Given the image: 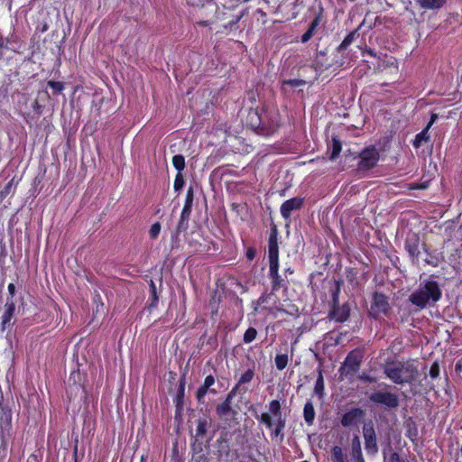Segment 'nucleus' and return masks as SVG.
Listing matches in <instances>:
<instances>
[{
    "label": "nucleus",
    "mask_w": 462,
    "mask_h": 462,
    "mask_svg": "<svg viewBox=\"0 0 462 462\" xmlns=\"http://www.w3.org/2000/svg\"><path fill=\"white\" fill-rule=\"evenodd\" d=\"M245 125L257 134L272 136L278 132L282 125L279 109L274 106H262L249 108Z\"/></svg>",
    "instance_id": "obj_1"
},
{
    "label": "nucleus",
    "mask_w": 462,
    "mask_h": 462,
    "mask_svg": "<svg viewBox=\"0 0 462 462\" xmlns=\"http://www.w3.org/2000/svg\"><path fill=\"white\" fill-rule=\"evenodd\" d=\"M382 368L384 375L399 385L411 384L419 375V371L411 361L387 359Z\"/></svg>",
    "instance_id": "obj_2"
},
{
    "label": "nucleus",
    "mask_w": 462,
    "mask_h": 462,
    "mask_svg": "<svg viewBox=\"0 0 462 462\" xmlns=\"http://www.w3.org/2000/svg\"><path fill=\"white\" fill-rule=\"evenodd\" d=\"M441 296L442 291L438 282L425 280L410 294L409 301L420 310L428 305L437 303L441 299Z\"/></svg>",
    "instance_id": "obj_3"
},
{
    "label": "nucleus",
    "mask_w": 462,
    "mask_h": 462,
    "mask_svg": "<svg viewBox=\"0 0 462 462\" xmlns=\"http://www.w3.org/2000/svg\"><path fill=\"white\" fill-rule=\"evenodd\" d=\"M268 412H263L256 419L263 423L266 429L273 430L272 438L283 439V430L286 427V417L282 415V404L279 400H272L268 404Z\"/></svg>",
    "instance_id": "obj_4"
},
{
    "label": "nucleus",
    "mask_w": 462,
    "mask_h": 462,
    "mask_svg": "<svg viewBox=\"0 0 462 462\" xmlns=\"http://www.w3.org/2000/svg\"><path fill=\"white\" fill-rule=\"evenodd\" d=\"M351 57H342L335 50L331 56L328 55V50L318 51L312 63V67L319 74L333 68L334 70L344 67L349 66L351 63Z\"/></svg>",
    "instance_id": "obj_5"
},
{
    "label": "nucleus",
    "mask_w": 462,
    "mask_h": 462,
    "mask_svg": "<svg viewBox=\"0 0 462 462\" xmlns=\"http://www.w3.org/2000/svg\"><path fill=\"white\" fill-rule=\"evenodd\" d=\"M363 354L359 349L350 351L342 365L339 368V373L342 377L353 375L359 371Z\"/></svg>",
    "instance_id": "obj_6"
},
{
    "label": "nucleus",
    "mask_w": 462,
    "mask_h": 462,
    "mask_svg": "<svg viewBox=\"0 0 462 462\" xmlns=\"http://www.w3.org/2000/svg\"><path fill=\"white\" fill-rule=\"evenodd\" d=\"M236 393L230 390L226 395L224 401L216 407V414L222 420H236L238 412L232 408V401Z\"/></svg>",
    "instance_id": "obj_7"
},
{
    "label": "nucleus",
    "mask_w": 462,
    "mask_h": 462,
    "mask_svg": "<svg viewBox=\"0 0 462 462\" xmlns=\"http://www.w3.org/2000/svg\"><path fill=\"white\" fill-rule=\"evenodd\" d=\"M279 230L274 223L270 226V233L268 237V262L279 263Z\"/></svg>",
    "instance_id": "obj_8"
},
{
    "label": "nucleus",
    "mask_w": 462,
    "mask_h": 462,
    "mask_svg": "<svg viewBox=\"0 0 462 462\" xmlns=\"http://www.w3.org/2000/svg\"><path fill=\"white\" fill-rule=\"evenodd\" d=\"M280 263H269L268 276L271 280L272 291H278L280 289L287 290L288 282L279 273Z\"/></svg>",
    "instance_id": "obj_9"
},
{
    "label": "nucleus",
    "mask_w": 462,
    "mask_h": 462,
    "mask_svg": "<svg viewBox=\"0 0 462 462\" xmlns=\"http://www.w3.org/2000/svg\"><path fill=\"white\" fill-rule=\"evenodd\" d=\"M86 376L82 374L79 370L73 371L69 378V391L72 393L75 392L76 394H79L80 397L87 396V389L85 386Z\"/></svg>",
    "instance_id": "obj_10"
},
{
    "label": "nucleus",
    "mask_w": 462,
    "mask_h": 462,
    "mask_svg": "<svg viewBox=\"0 0 462 462\" xmlns=\"http://www.w3.org/2000/svg\"><path fill=\"white\" fill-rule=\"evenodd\" d=\"M381 404L388 411L396 410L400 405L397 394L391 392L377 390V405Z\"/></svg>",
    "instance_id": "obj_11"
},
{
    "label": "nucleus",
    "mask_w": 462,
    "mask_h": 462,
    "mask_svg": "<svg viewBox=\"0 0 462 462\" xmlns=\"http://www.w3.org/2000/svg\"><path fill=\"white\" fill-rule=\"evenodd\" d=\"M254 376L255 368L254 365H253L252 367L248 368L240 375V377L237 380V383L233 386L231 390L238 394H245L249 390L248 387L245 386V384L251 383Z\"/></svg>",
    "instance_id": "obj_12"
},
{
    "label": "nucleus",
    "mask_w": 462,
    "mask_h": 462,
    "mask_svg": "<svg viewBox=\"0 0 462 462\" xmlns=\"http://www.w3.org/2000/svg\"><path fill=\"white\" fill-rule=\"evenodd\" d=\"M350 306L347 302L340 305L330 306V310L328 311V317L331 320H334L337 323H343L346 321L350 317Z\"/></svg>",
    "instance_id": "obj_13"
},
{
    "label": "nucleus",
    "mask_w": 462,
    "mask_h": 462,
    "mask_svg": "<svg viewBox=\"0 0 462 462\" xmlns=\"http://www.w3.org/2000/svg\"><path fill=\"white\" fill-rule=\"evenodd\" d=\"M304 203V199L300 197H294L290 199L285 200L280 208V212L282 217L288 220L291 218V216L293 211L299 210L302 208Z\"/></svg>",
    "instance_id": "obj_14"
},
{
    "label": "nucleus",
    "mask_w": 462,
    "mask_h": 462,
    "mask_svg": "<svg viewBox=\"0 0 462 462\" xmlns=\"http://www.w3.org/2000/svg\"><path fill=\"white\" fill-rule=\"evenodd\" d=\"M15 303L12 298H6L5 304L4 306V311L1 316V328L2 330H5L12 325V319L14 317Z\"/></svg>",
    "instance_id": "obj_15"
},
{
    "label": "nucleus",
    "mask_w": 462,
    "mask_h": 462,
    "mask_svg": "<svg viewBox=\"0 0 462 462\" xmlns=\"http://www.w3.org/2000/svg\"><path fill=\"white\" fill-rule=\"evenodd\" d=\"M185 385H186V379H185V374H183L179 380L177 393L173 398V403L175 406V415L176 416L177 415L180 416L183 411Z\"/></svg>",
    "instance_id": "obj_16"
},
{
    "label": "nucleus",
    "mask_w": 462,
    "mask_h": 462,
    "mask_svg": "<svg viewBox=\"0 0 462 462\" xmlns=\"http://www.w3.org/2000/svg\"><path fill=\"white\" fill-rule=\"evenodd\" d=\"M365 415V411L361 408H353L343 414L341 424L343 427H350L356 424Z\"/></svg>",
    "instance_id": "obj_17"
},
{
    "label": "nucleus",
    "mask_w": 462,
    "mask_h": 462,
    "mask_svg": "<svg viewBox=\"0 0 462 462\" xmlns=\"http://www.w3.org/2000/svg\"><path fill=\"white\" fill-rule=\"evenodd\" d=\"M323 8L321 5L319 7V13L310 23L308 30L301 35L300 42L302 43L308 42L315 34L318 26L322 19Z\"/></svg>",
    "instance_id": "obj_18"
},
{
    "label": "nucleus",
    "mask_w": 462,
    "mask_h": 462,
    "mask_svg": "<svg viewBox=\"0 0 462 462\" xmlns=\"http://www.w3.org/2000/svg\"><path fill=\"white\" fill-rule=\"evenodd\" d=\"M420 237L417 234H411L405 241V248L409 254L413 258H418L420 254Z\"/></svg>",
    "instance_id": "obj_19"
},
{
    "label": "nucleus",
    "mask_w": 462,
    "mask_h": 462,
    "mask_svg": "<svg viewBox=\"0 0 462 462\" xmlns=\"http://www.w3.org/2000/svg\"><path fill=\"white\" fill-rule=\"evenodd\" d=\"M359 36L357 31L350 32L342 41V42L335 49L337 52L342 57H350L347 49L349 45L355 41L356 37Z\"/></svg>",
    "instance_id": "obj_20"
},
{
    "label": "nucleus",
    "mask_w": 462,
    "mask_h": 462,
    "mask_svg": "<svg viewBox=\"0 0 462 462\" xmlns=\"http://www.w3.org/2000/svg\"><path fill=\"white\" fill-rule=\"evenodd\" d=\"M13 413L8 406L0 404V428L8 430L12 426Z\"/></svg>",
    "instance_id": "obj_21"
},
{
    "label": "nucleus",
    "mask_w": 462,
    "mask_h": 462,
    "mask_svg": "<svg viewBox=\"0 0 462 462\" xmlns=\"http://www.w3.org/2000/svg\"><path fill=\"white\" fill-rule=\"evenodd\" d=\"M317 372L318 376L314 386V393L318 395L319 399L322 400L325 396V383L321 365L317 368Z\"/></svg>",
    "instance_id": "obj_22"
},
{
    "label": "nucleus",
    "mask_w": 462,
    "mask_h": 462,
    "mask_svg": "<svg viewBox=\"0 0 462 462\" xmlns=\"http://www.w3.org/2000/svg\"><path fill=\"white\" fill-rule=\"evenodd\" d=\"M364 437L365 439V445L367 450L375 448V431L373 425L365 424L364 426Z\"/></svg>",
    "instance_id": "obj_23"
},
{
    "label": "nucleus",
    "mask_w": 462,
    "mask_h": 462,
    "mask_svg": "<svg viewBox=\"0 0 462 462\" xmlns=\"http://www.w3.org/2000/svg\"><path fill=\"white\" fill-rule=\"evenodd\" d=\"M392 307L389 303V298L385 295L377 293V312H382L385 316H389Z\"/></svg>",
    "instance_id": "obj_24"
},
{
    "label": "nucleus",
    "mask_w": 462,
    "mask_h": 462,
    "mask_svg": "<svg viewBox=\"0 0 462 462\" xmlns=\"http://www.w3.org/2000/svg\"><path fill=\"white\" fill-rule=\"evenodd\" d=\"M217 393V392L215 388H211L203 382V383L197 389L195 397L199 403H204L205 397L208 393L216 394Z\"/></svg>",
    "instance_id": "obj_25"
},
{
    "label": "nucleus",
    "mask_w": 462,
    "mask_h": 462,
    "mask_svg": "<svg viewBox=\"0 0 462 462\" xmlns=\"http://www.w3.org/2000/svg\"><path fill=\"white\" fill-rule=\"evenodd\" d=\"M189 221V219L180 217L177 226L171 234L172 242H178L180 234L188 230Z\"/></svg>",
    "instance_id": "obj_26"
},
{
    "label": "nucleus",
    "mask_w": 462,
    "mask_h": 462,
    "mask_svg": "<svg viewBox=\"0 0 462 462\" xmlns=\"http://www.w3.org/2000/svg\"><path fill=\"white\" fill-rule=\"evenodd\" d=\"M315 409L311 402H307L303 408V417L308 425H312L315 420Z\"/></svg>",
    "instance_id": "obj_27"
},
{
    "label": "nucleus",
    "mask_w": 462,
    "mask_h": 462,
    "mask_svg": "<svg viewBox=\"0 0 462 462\" xmlns=\"http://www.w3.org/2000/svg\"><path fill=\"white\" fill-rule=\"evenodd\" d=\"M331 148H332V151H331L329 159L331 161H334L336 158L338 157V155L340 154V152L342 151V142H341L340 138L337 135H333L332 136V146H331Z\"/></svg>",
    "instance_id": "obj_28"
},
{
    "label": "nucleus",
    "mask_w": 462,
    "mask_h": 462,
    "mask_svg": "<svg viewBox=\"0 0 462 462\" xmlns=\"http://www.w3.org/2000/svg\"><path fill=\"white\" fill-rule=\"evenodd\" d=\"M352 457L356 462H365L362 455L361 445L358 437H355L352 442Z\"/></svg>",
    "instance_id": "obj_29"
},
{
    "label": "nucleus",
    "mask_w": 462,
    "mask_h": 462,
    "mask_svg": "<svg viewBox=\"0 0 462 462\" xmlns=\"http://www.w3.org/2000/svg\"><path fill=\"white\" fill-rule=\"evenodd\" d=\"M150 291H151V297H150V302L147 306V309L149 310H152V309L157 307V304L159 301V296L157 294L156 285H155L154 282L152 280L150 282Z\"/></svg>",
    "instance_id": "obj_30"
},
{
    "label": "nucleus",
    "mask_w": 462,
    "mask_h": 462,
    "mask_svg": "<svg viewBox=\"0 0 462 462\" xmlns=\"http://www.w3.org/2000/svg\"><path fill=\"white\" fill-rule=\"evenodd\" d=\"M416 1L420 5V7L427 8V9L440 8L445 3V0H416Z\"/></svg>",
    "instance_id": "obj_31"
},
{
    "label": "nucleus",
    "mask_w": 462,
    "mask_h": 462,
    "mask_svg": "<svg viewBox=\"0 0 462 462\" xmlns=\"http://www.w3.org/2000/svg\"><path fill=\"white\" fill-rule=\"evenodd\" d=\"M383 462H404L401 459L399 454L394 452L393 448L389 446L387 448L383 449Z\"/></svg>",
    "instance_id": "obj_32"
},
{
    "label": "nucleus",
    "mask_w": 462,
    "mask_h": 462,
    "mask_svg": "<svg viewBox=\"0 0 462 462\" xmlns=\"http://www.w3.org/2000/svg\"><path fill=\"white\" fill-rule=\"evenodd\" d=\"M332 462H346V456L343 453V449L339 446H334L331 448Z\"/></svg>",
    "instance_id": "obj_33"
},
{
    "label": "nucleus",
    "mask_w": 462,
    "mask_h": 462,
    "mask_svg": "<svg viewBox=\"0 0 462 462\" xmlns=\"http://www.w3.org/2000/svg\"><path fill=\"white\" fill-rule=\"evenodd\" d=\"M289 362V356L287 353L277 354L274 358L275 366L279 371L285 369Z\"/></svg>",
    "instance_id": "obj_34"
},
{
    "label": "nucleus",
    "mask_w": 462,
    "mask_h": 462,
    "mask_svg": "<svg viewBox=\"0 0 462 462\" xmlns=\"http://www.w3.org/2000/svg\"><path fill=\"white\" fill-rule=\"evenodd\" d=\"M208 420L207 418H200L198 420L197 428H196V435L197 437H204L208 432Z\"/></svg>",
    "instance_id": "obj_35"
},
{
    "label": "nucleus",
    "mask_w": 462,
    "mask_h": 462,
    "mask_svg": "<svg viewBox=\"0 0 462 462\" xmlns=\"http://www.w3.org/2000/svg\"><path fill=\"white\" fill-rule=\"evenodd\" d=\"M429 129L430 128H427L426 126L420 133H419L415 136V139L413 141L414 147L419 148L420 146H421L423 142H428L430 140V135L428 134Z\"/></svg>",
    "instance_id": "obj_36"
},
{
    "label": "nucleus",
    "mask_w": 462,
    "mask_h": 462,
    "mask_svg": "<svg viewBox=\"0 0 462 462\" xmlns=\"http://www.w3.org/2000/svg\"><path fill=\"white\" fill-rule=\"evenodd\" d=\"M257 334H258L257 330L254 328H253V327L248 328L243 336L244 343L245 344L252 343L256 338Z\"/></svg>",
    "instance_id": "obj_37"
},
{
    "label": "nucleus",
    "mask_w": 462,
    "mask_h": 462,
    "mask_svg": "<svg viewBox=\"0 0 462 462\" xmlns=\"http://www.w3.org/2000/svg\"><path fill=\"white\" fill-rule=\"evenodd\" d=\"M172 164L178 172H181L185 168V158L182 154H176L172 157Z\"/></svg>",
    "instance_id": "obj_38"
},
{
    "label": "nucleus",
    "mask_w": 462,
    "mask_h": 462,
    "mask_svg": "<svg viewBox=\"0 0 462 462\" xmlns=\"http://www.w3.org/2000/svg\"><path fill=\"white\" fill-rule=\"evenodd\" d=\"M375 166V157L371 159H360L358 162V170L367 171Z\"/></svg>",
    "instance_id": "obj_39"
},
{
    "label": "nucleus",
    "mask_w": 462,
    "mask_h": 462,
    "mask_svg": "<svg viewBox=\"0 0 462 462\" xmlns=\"http://www.w3.org/2000/svg\"><path fill=\"white\" fill-rule=\"evenodd\" d=\"M47 85L52 89L53 94H60L65 88V85L61 81L49 80Z\"/></svg>",
    "instance_id": "obj_40"
},
{
    "label": "nucleus",
    "mask_w": 462,
    "mask_h": 462,
    "mask_svg": "<svg viewBox=\"0 0 462 462\" xmlns=\"http://www.w3.org/2000/svg\"><path fill=\"white\" fill-rule=\"evenodd\" d=\"M374 157H375V146L374 145H370L369 147L364 149L359 154L360 159H371Z\"/></svg>",
    "instance_id": "obj_41"
},
{
    "label": "nucleus",
    "mask_w": 462,
    "mask_h": 462,
    "mask_svg": "<svg viewBox=\"0 0 462 462\" xmlns=\"http://www.w3.org/2000/svg\"><path fill=\"white\" fill-rule=\"evenodd\" d=\"M185 185V180L181 172H178L175 176L173 182V189L175 191H180Z\"/></svg>",
    "instance_id": "obj_42"
},
{
    "label": "nucleus",
    "mask_w": 462,
    "mask_h": 462,
    "mask_svg": "<svg viewBox=\"0 0 462 462\" xmlns=\"http://www.w3.org/2000/svg\"><path fill=\"white\" fill-rule=\"evenodd\" d=\"M161 229H162V226H161L160 222L153 223L149 230L150 238L152 240H155L159 236Z\"/></svg>",
    "instance_id": "obj_43"
},
{
    "label": "nucleus",
    "mask_w": 462,
    "mask_h": 462,
    "mask_svg": "<svg viewBox=\"0 0 462 462\" xmlns=\"http://www.w3.org/2000/svg\"><path fill=\"white\" fill-rule=\"evenodd\" d=\"M217 448H218L219 452L226 453V454L228 453L229 446L227 444V439L226 438L220 437L217 440Z\"/></svg>",
    "instance_id": "obj_44"
},
{
    "label": "nucleus",
    "mask_w": 462,
    "mask_h": 462,
    "mask_svg": "<svg viewBox=\"0 0 462 462\" xmlns=\"http://www.w3.org/2000/svg\"><path fill=\"white\" fill-rule=\"evenodd\" d=\"M193 200H194V189H193L192 186H189L188 190H187V193H186L184 206L191 207L192 208Z\"/></svg>",
    "instance_id": "obj_45"
},
{
    "label": "nucleus",
    "mask_w": 462,
    "mask_h": 462,
    "mask_svg": "<svg viewBox=\"0 0 462 462\" xmlns=\"http://www.w3.org/2000/svg\"><path fill=\"white\" fill-rule=\"evenodd\" d=\"M284 85H288L292 88H298L304 86L306 84V81L300 79H291L283 81Z\"/></svg>",
    "instance_id": "obj_46"
},
{
    "label": "nucleus",
    "mask_w": 462,
    "mask_h": 462,
    "mask_svg": "<svg viewBox=\"0 0 462 462\" xmlns=\"http://www.w3.org/2000/svg\"><path fill=\"white\" fill-rule=\"evenodd\" d=\"M339 284H337L335 289L331 292V306L339 304Z\"/></svg>",
    "instance_id": "obj_47"
},
{
    "label": "nucleus",
    "mask_w": 462,
    "mask_h": 462,
    "mask_svg": "<svg viewBox=\"0 0 462 462\" xmlns=\"http://www.w3.org/2000/svg\"><path fill=\"white\" fill-rule=\"evenodd\" d=\"M7 42H8V40L6 38H5L1 33H0V56H2V53L1 51L4 50V49H10L14 51H16L17 49L19 47H15V46H7Z\"/></svg>",
    "instance_id": "obj_48"
},
{
    "label": "nucleus",
    "mask_w": 462,
    "mask_h": 462,
    "mask_svg": "<svg viewBox=\"0 0 462 462\" xmlns=\"http://www.w3.org/2000/svg\"><path fill=\"white\" fill-rule=\"evenodd\" d=\"M13 185H14V179H12L7 184H5V186L0 191V197L2 199L5 198L11 192Z\"/></svg>",
    "instance_id": "obj_49"
},
{
    "label": "nucleus",
    "mask_w": 462,
    "mask_h": 462,
    "mask_svg": "<svg viewBox=\"0 0 462 462\" xmlns=\"http://www.w3.org/2000/svg\"><path fill=\"white\" fill-rule=\"evenodd\" d=\"M370 298V310L369 315L375 319V314L374 313V309L375 308V291H372L369 294Z\"/></svg>",
    "instance_id": "obj_50"
},
{
    "label": "nucleus",
    "mask_w": 462,
    "mask_h": 462,
    "mask_svg": "<svg viewBox=\"0 0 462 462\" xmlns=\"http://www.w3.org/2000/svg\"><path fill=\"white\" fill-rule=\"evenodd\" d=\"M257 251L254 247L250 246L246 248L245 256L247 260L253 261L256 256Z\"/></svg>",
    "instance_id": "obj_51"
},
{
    "label": "nucleus",
    "mask_w": 462,
    "mask_h": 462,
    "mask_svg": "<svg viewBox=\"0 0 462 462\" xmlns=\"http://www.w3.org/2000/svg\"><path fill=\"white\" fill-rule=\"evenodd\" d=\"M430 375L431 378H437L439 375V366L437 362L433 363L430 370Z\"/></svg>",
    "instance_id": "obj_52"
},
{
    "label": "nucleus",
    "mask_w": 462,
    "mask_h": 462,
    "mask_svg": "<svg viewBox=\"0 0 462 462\" xmlns=\"http://www.w3.org/2000/svg\"><path fill=\"white\" fill-rule=\"evenodd\" d=\"M191 211H192L191 207L183 206L180 217L189 219Z\"/></svg>",
    "instance_id": "obj_53"
},
{
    "label": "nucleus",
    "mask_w": 462,
    "mask_h": 462,
    "mask_svg": "<svg viewBox=\"0 0 462 462\" xmlns=\"http://www.w3.org/2000/svg\"><path fill=\"white\" fill-rule=\"evenodd\" d=\"M271 294H263L261 295L257 300L253 301V304H256L257 306H262L264 304L267 300L270 298Z\"/></svg>",
    "instance_id": "obj_54"
},
{
    "label": "nucleus",
    "mask_w": 462,
    "mask_h": 462,
    "mask_svg": "<svg viewBox=\"0 0 462 462\" xmlns=\"http://www.w3.org/2000/svg\"><path fill=\"white\" fill-rule=\"evenodd\" d=\"M204 383H205L207 385H208V386H210V387L212 388V386H213V385L215 384V383H216V378H215V376H214V375H212V374H208V375H207V376L205 377V379H204Z\"/></svg>",
    "instance_id": "obj_55"
},
{
    "label": "nucleus",
    "mask_w": 462,
    "mask_h": 462,
    "mask_svg": "<svg viewBox=\"0 0 462 462\" xmlns=\"http://www.w3.org/2000/svg\"><path fill=\"white\" fill-rule=\"evenodd\" d=\"M32 107L39 116L42 114V106L39 104L37 99H33Z\"/></svg>",
    "instance_id": "obj_56"
},
{
    "label": "nucleus",
    "mask_w": 462,
    "mask_h": 462,
    "mask_svg": "<svg viewBox=\"0 0 462 462\" xmlns=\"http://www.w3.org/2000/svg\"><path fill=\"white\" fill-rule=\"evenodd\" d=\"M359 379L362 380V381H365V382H374V381H375V377H373V376L369 375L368 374H366L365 372L359 376Z\"/></svg>",
    "instance_id": "obj_57"
},
{
    "label": "nucleus",
    "mask_w": 462,
    "mask_h": 462,
    "mask_svg": "<svg viewBox=\"0 0 462 462\" xmlns=\"http://www.w3.org/2000/svg\"><path fill=\"white\" fill-rule=\"evenodd\" d=\"M7 290L9 294L7 298H12V300H14V296L15 294V285L14 283H9Z\"/></svg>",
    "instance_id": "obj_58"
},
{
    "label": "nucleus",
    "mask_w": 462,
    "mask_h": 462,
    "mask_svg": "<svg viewBox=\"0 0 462 462\" xmlns=\"http://www.w3.org/2000/svg\"><path fill=\"white\" fill-rule=\"evenodd\" d=\"M21 462H40L38 460V456L34 453L31 454L25 460H23Z\"/></svg>",
    "instance_id": "obj_59"
},
{
    "label": "nucleus",
    "mask_w": 462,
    "mask_h": 462,
    "mask_svg": "<svg viewBox=\"0 0 462 462\" xmlns=\"http://www.w3.org/2000/svg\"><path fill=\"white\" fill-rule=\"evenodd\" d=\"M429 187V182L425 181L420 184H414L411 189H425Z\"/></svg>",
    "instance_id": "obj_60"
},
{
    "label": "nucleus",
    "mask_w": 462,
    "mask_h": 462,
    "mask_svg": "<svg viewBox=\"0 0 462 462\" xmlns=\"http://www.w3.org/2000/svg\"><path fill=\"white\" fill-rule=\"evenodd\" d=\"M365 53H367L368 55H370L372 57L375 56V51L371 47L365 46V50L363 51V56H365Z\"/></svg>",
    "instance_id": "obj_61"
},
{
    "label": "nucleus",
    "mask_w": 462,
    "mask_h": 462,
    "mask_svg": "<svg viewBox=\"0 0 462 462\" xmlns=\"http://www.w3.org/2000/svg\"><path fill=\"white\" fill-rule=\"evenodd\" d=\"M437 118H438V115L437 114H432L431 116H430V120L429 124L427 125V128H430V126L436 121Z\"/></svg>",
    "instance_id": "obj_62"
},
{
    "label": "nucleus",
    "mask_w": 462,
    "mask_h": 462,
    "mask_svg": "<svg viewBox=\"0 0 462 462\" xmlns=\"http://www.w3.org/2000/svg\"><path fill=\"white\" fill-rule=\"evenodd\" d=\"M210 23H211L209 21H207V20L197 22V24L199 26H208V25H210Z\"/></svg>",
    "instance_id": "obj_63"
},
{
    "label": "nucleus",
    "mask_w": 462,
    "mask_h": 462,
    "mask_svg": "<svg viewBox=\"0 0 462 462\" xmlns=\"http://www.w3.org/2000/svg\"><path fill=\"white\" fill-rule=\"evenodd\" d=\"M283 273H284L285 275L292 274L294 273V270L291 267H287V268L284 269Z\"/></svg>",
    "instance_id": "obj_64"
}]
</instances>
